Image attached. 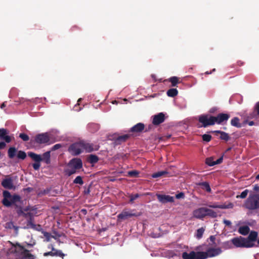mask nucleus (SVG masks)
Instances as JSON below:
<instances>
[{
	"instance_id": "nucleus-1",
	"label": "nucleus",
	"mask_w": 259,
	"mask_h": 259,
	"mask_svg": "<svg viewBox=\"0 0 259 259\" xmlns=\"http://www.w3.org/2000/svg\"><path fill=\"white\" fill-rule=\"evenodd\" d=\"M4 199L2 200L3 205L10 207L14 205L17 209L16 211L19 215H22L28 221L33 215L31 212H24L22 210V201L21 197L17 194L12 195L8 191L3 192Z\"/></svg>"
},
{
	"instance_id": "nucleus-2",
	"label": "nucleus",
	"mask_w": 259,
	"mask_h": 259,
	"mask_svg": "<svg viewBox=\"0 0 259 259\" xmlns=\"http://www.w3.org/2000/svg\"><path fill=\"white\" fill-rule=\"evenodd\" d=\"M215 240V236L211 235L207 239V244H203L196 247V250H206L201 251L202 259L215 257L222 253V250L221 247L217 246Z\"/></svg>"
},
{
	"instance_id": "nucleus-3",
	"label": "nucleus",
	"mask_w": 259,
	"mask_h": 259,
	"mask_svg": "<svg viewBox=\"0 0 259 259\" xmlns=\"http://www.w3.org/2000/svg\"><path fill=\"white\" fill-rule=\"evenodd\" d=\"M258 233L251 231L246 238L242 236L234 237L231 240L232 243L237 248H251L257 247L255 242L256 241Z\"/></svg>"
},
{
	"instance_id": "nucleus-4",
	"label": "nucleus",
	"mask_w": 259,
	"mask_h": 259,
	"mask_svg": "<svg viewBox=\"0 0 259 259\" xmlns=\"http://www.w3.org/2000/svg\"><path fill=\"white\" fill-rule=\"evenodd\" d=\"M28 156L34 161V163L32 164V167L35 170H38L39 169L41 161L44 162L47 164H49L51 163L50 151L44 153L42 155L32 152H28Z\"/></svg>"
},
{
	"instance_id": "nucleus-5",
	"label": "nucleus",
	"mask_w": 259,
	"mask_h": 259,
	"mask_svg": "<svg viewBox=\"0 0 259 259\" xmlns=\"http://www.w3.org/2000/svg\"><path fill=\"white\" fill-rule=\"evenodd\" d=\"M12 244V246L9 249V252L15 254L17 259H35L34 256L29 253V250L24 248L20 243Z\"/></svg>"
},
{
	"instance_id": "nucleus-6",
	"label": "nucleus",
	"mask_w": 259,
	"mask_h": 259,
	"mask_svg": "<svg viewBox=\"0 0 259 259\" xmlns=\"http://www.w3.org/2000/svg\"><path fill=\"white\" fill-rule=\"evenodd\" d=\"M245 206L249 210L259 208V194L250 195L245 203Z\"/></svg>"
},
{
	"instance_id": "nucleus-7",
	"label": "nucleus",
	"mask_w": 259,
	"mask_h": 259,
	"mask_svg": "<svg viewBox=\"0 0 259 259\" xmlns=\"http://www.w3.org/2000/svg\"><path fill=\"white\" fill-rule=\"evenodd\" d=\"M17 152V157L19 159L24 160L26 158L27 155L25 152L22 150L18 151L17 149L14 147H10L9 149H8V157L10 159L14 158L15 156L16 155Z\"/></svg>"
},
{
	"instance_id": "nucleus-8",
	"label": "nucleus",
	"mask_w": 259,
	"mask_h": 259,
	"mask_svg": "<svg viewBox=\"0 0 259 259\" xmlns=\"http://www.w3.org/2000/svg\"><path fill=\"white\" fill-rule=\"evenodd\" d=\"M50 140L47 133L39 134L35 136L34 140H31V143L35 142L38 144H49Z\"/></svg>"
},
{
	"instance_id": "nucleus-9",
	"label": "nucleus",
	"mask_w": 259,
	"mask_h": 259,
	"mask_svg": "<svg viewBox=\"0 0 259 259\" xmlns=\"http://www.w3.org/2000/svg\"><path fill=\"white\" fill-rule=\"evenodd\" d=\"M68 151L74 156L80 154L82 152L81 141L72 144L68 148Z\"/></svg>"
},
{
	"instance_id": "nucleus-10",
	"label": "nucleus",
	"mask_w": 259,
	"mask_h": 259,
	"mask_svg": "<svg viewBox=\"0 0 259 259\" xmlns=\"http://www.w3.org/2000/svg\"><path fill=\"white\" fill-rule=\"evenodd\" d=\"M201 251H191L189 253L183 252L182 254L183 259H202Z\"/></svg>"
},
{
	"instance_id": "nucleus-11",
	"label": "nucleus",
	"mask_w": 259,
	"mask_h": 259,
	"mask_svg": "<svg viewBox=\"0 0 259 259\" xmlns=\"http://www.w3.org/2000/svg\"><path fill=\"white\" fill-rule=\"evenodd\" d=\"M210 117H211V115L209 114H202L199 116L198 121L202 123V125L199 127H206L212 125Z\"/></svg>"
},
{
	"instance_id": "nucleus-12",
	"label": "nucleus",
	"mask_w": 259,
	"mask_h": 259,
	"mask_svg": "<svg viewBox=\"0 0 259 259\" xmlns=\"http://www.w3.org/2000/svg\"><path fill=\"white\" fill-rule=\"evenodd\" d=\"M44 255L45 256H59L63 258L66 255L63 253L61 250L57 249L52 245V250L51 251L45 252L44 253Z\"/></svg>"
},
{
	"instance_id": "nucleus-13",
	"label": "nucleus",
	"mask_w": 259,
	"mask_h": 259,
	"mask_svg": "<svg viewBox=\"0 0 259 259\" xmlns=\"http://www.w3.org/2000/svg\"><path fill=\"white\" fill-rule=\"evenodd\" d=\"M24 229H28L31 228L33 230L40 231L42 228L40 225H35L34 224V217L33 216L30 218L28 221H27L26 226L22 227Z\"/></svg>"
},
{
	"instance_id": "nucleus-14",
	"label": "nucleus",
	"mask_w": 259,
	"mask_h": 259,
	"mask_svg": "<svg viewBox=\"0 0 259 259\" xmlns=\"http://www.w3.org/2000/svg\"><path fill=\"white\" fill-rule=\"evenodd\" d=\"M165 115L163 113L160 112L153 116L152 123L157 125L163 122L165 120Z\"/></svg>"
},
{
	"instance_id": "nucleus-15",
	"label": "nucleus",
	"mask_w": 259,
	"mask_h": 259,
	"mask_svg": "<svg viewBox=\"0 0 259 259\" xmlns=\"http://www.w3.org/2000/svg\"><path fill=\"white\" fill-rule=\"evenodd\" d=\"M158 201L162 203H166L167 202H173L174 198L169 195L164 194H156Z\"/></svg>"
},
{
	"instance_id": "nucleus-16",
	"label": "nucleus",
	"mask_w": 259,
	"mask_h": 259,
	"mask_svg": "<svg viewBox=\"0 0 259 259\" xmlns=\"http://www.w3.org/2000/svg\"><path fill=\"white\" fill-rule=\"evenodd\" d=\"M8 133L9 132L7 129L0 128V140H4L7 143H10L12 138L11 136L8 135Z\"/></svg>"
},
{
	"instance_id": "nucleus-17",
	"label": "nucleus",
	"mask_w": 259,
	"mask_h": 259,
	"mask_svg": "<svg viewBox=\"0 0 259 259\" xmlns=\"http://www.w3.org/2000/svg\"><path fill=\"white\" fill-rule=\"evenodd\" d=\"M81 144L82 146V151L83 150H85L87 152H91L93 151H97L99 148V146L96 145L95 147H94V145L93 144L84 141H81Z\"/></svg>"
},
{
	"instance_id": "nucleus-18",
	"label": "nucleus",
	"mask_w": 259,
	"mask_h": 259,
	"mask_svg": "<svg viewBox=\"0 0 259 259\" xmlns=\"http://www.w3.org/2000/svg\"><path fill=\"white\" fill-rule=\"evenodd\" d=\"M69 165L74 169H79L82 167V162L79 158H73L70 161Z\"/></svg>"
},
{
	"instance_id": "nucleus-19",
	"label": "nucleus",
	"mask_w": 259,
	"mask_h": 259,
	"mask_svg": "<svg viewBox=\"0 0 259 259\" xmlns=\"http://www.w3.org/2000/svg\"><path fill=\"white\" fill-rule=\"evenodd\" d=\"M206 207H200L194 211V216L198 219H202L206 217Z\"/></svg>"
},
{
	"instance_id": "nucleus-20",
	"label": "nucleus",
	"mask_w": 259,
	"mask_h": 259,
	"mask_svg": "<svg viewBox=\"0 0 259 259\" xmlns=\"http://www.w3.org/2000/svg\"><path fill=\"white\" fill-rule=\"evenodd\" d=\"M131 137L130 134H125L121 136H119L115 138L114 143L116 145H120L122 143L126 142Z\"/></svg>"
},
{
	"instance_id": "nucleus-21",
	"label": "nucleus",
	"mask_w": 259,
	"mask_h": 259,
	"mask_svg": "<svg viewBox=\"0 0 259 259\" xmlns=\"http://www.w3.org/2000/svg\"><path fill=\"white\" fill-rule=\"evenodd\" d=\"M144 124L139 122L131 127L130 132L133 133H141L144 130Z\"/></svg>"
},
{
	"instance_id": "nucleus-22",
	"label": "nucleus",
	"mask_w": 259,
	"mask_h": 259,
	"mask_svg": "<svg viewBox=\"0 0 259 259\" xmlns=\"http://www.w3.org/2000/svg\"><path fill=\"white\" fill-rule=\"evenodd\" d=\"M133 216H138V215H137L136 213H132L128 211L123 210L117 215V218L120 220H125Z\"/></svg>"
},
{
	"instance_id": "nucleus-23",
	"label": "nucleus",
	"mask_w": 259,
	"mask_h": 259,
	"mask_svg": "<svg viewBox=\"0 0 259 259\" xmlns=\"http://www.w3.org/2000/svg\"><path fill=\"white\" fill-rule=\"evenodd\" d=\"M249 117L251 119L259 120V101L255 104L253 111L250 114Z\"/></svg>"
},
{
	"instance_id": "nucleus-24",
	"label": "nucleus",
	"mask_w": 259,
	"mask_h": 259,
	"mask_svg": "<svg viewBox=\"0 0 259 259\" xmlns=\"http://www.w3.org/2000/svg\"><path fill=\"white\" fill-rule=\"evenodd\" d=\"M2 185L6 189H12L13 188V180L11 178L5 179L2 182Z\"/></svg>"
},
{
	"instance_id": "nucleus-25",
	"label": "nucleus",
	"mask_w": 259,
	"mask_h": 259,
	"mask_svg": "<svg viewBox=\"0 0 259 259\" xmlns=\"http://www.w3.org/2000/svg\"><path fill=\"white\" fill-rule=\"evenodd\" d=\"M208 206L210 208H221V209H227V208H232L234 205L232 203H229L227 205L226 204H217L214 203L213 204L208 205Z\"/></svg>"
},
{
	"instance_id": "nucleus-26",
	"label": "nucleus",
	"mask_w": 259,
	"mask_h": 259,
	"mask_svg": "<svg viewBox=\"0 0 259 259\" xmlns=\"http://www.w3.org/2000/svg\"><path fill=\"white\" fill-rule=\"evenodd\" d=\"M218 115L220 124H223L224 123H226L230 117V115L227 113H221L218 114Z\"/></svg>"
},
{
	"instance_id": "nucleus-27",
	"label": "nucleus",
	"mask_w": 259,
	"mask_h": 259,
	"mask_svg": "<svg viewBox=\"0 0 259 259\" xmlns=\"http://www.w3.org/2000/svg\"><path fill=\"white\" fill-rule=\"evenodd\" d=\"M214 133L220 134L221 135L220 139L221 140H224L225 141H228L230 139V137L229 134L226 132L221 131H214Z\"/></svg>"
},
{
	"instance_id": "nucleus-28",
	"label": "nucleus",
	"mask_w": 259,
	"mask_h": 259,
	"mask_svg": "<svg viewBox=\"0 0 259 259\" xmlns=\"http://www.w3.org/2000/svg\"><path fill=\"white\" fill-rule=\"evenodd\" d=\"M250 231V228L248 226H243L239 227L238 232L243 235H247Z\"/></svg>"
},
{
	"instance_id": "nucleus-29",
	"label": "nucleus",
	"mask_w": 259,
	"mask_h": 259,
	"mask_svg": "<svg viewBox=\"0 0 259 259\" xmlns=\"http://www.w3.org/2000/svg\"><path fill=\"white\" fill-rule=\"evenodd\" d=\"M197 185L201 186L202 189L205 190L207 192H211V188L209 184L206 182L199 183L197 184Z\"/></svg>"
},
{
	"instance_id": "nucleus-30",
	"label": "nucleus",
	"mask_w": 259,
	"mask_h": 259,
	"mask_svg": "<svg viewBox=\"0 0 259 259\" xmlns=\"http://www.w3.org/2000/svg\"><path fill=\"white\" fill-rule=\"evenodd\" d=\"M240 120L238 117H235L232 119L231 124L235 127L239 128L241 127V124L240 123Z\"/></svg>"
},
{
	"instance_id": "nucleus-31",
	"label": "nucleus",
	"mask_w": 259,
	"mask_h": 259,
	"mask_svg": "<svg viewBox=\"0 0 259 259\" xmlns=\"http://www.w3.org/2000/svg\"><path fill=\"white\" fill-rule=\"evenodd\" d=\"M88 161L91 164H95L99 161V157L96 155L91 154L88 158Z\"/></svg>"
},
{
	"instance_id": "nucleus-32",
	"label": "nucleus",
	"mask_w": 259,
	"mask_h": 259,
	"mask_svg": "<svg viewBox=\"0 0 259 259\" xmlns=\"http://www.w3.org/2000/svg\"><path fill=\"white\" fill-rule=\"evenodd\" d=\"M166 94L168 97H175L178 94V91L176 89H170L167 91Z\"/></svg>"
},
{
	"instance_id": "nucleus-33",
	"label": "nucleus",
	"mask_w": 259,
	"mask_h": 259,
	"mask_svg": "<svg viewBox=\"0 0 259 259\" xmlns=\"http://www.w3.org/2000/svg\"><path fill=\"white\" fill-rule=\"evenodd\" d=\"M206 216H209L212 218H217L218 214L217 212L214 210L207 208H206Z\"/></svg>"
},
{
	"instance_id": "nucleus-34",
	"label": "nucleus",
	"mask_w": 259,
	"mask_h": 259,
	"mask_svg": "<svg viewBox=\"0 0 259 259\" xmlns=\"http://www.w3.org/2000/svg\"><path fill=\"white\" fill-rule=\"evenodd\" d=\"M168 80L171 82L172 87H176L180 82L179 78L176 76L171 77Z\"/></svg>"
},
{
	"instance_id": "nucleus-35",
	"label": "nucleus",
	"mask_w": 259,
	"mask_h": 259,
	"mask_svg": "<svg viewBox=\"0 0 259 259\" xmlns=\"http://www.w3.org/2000/svg\"><path fill=\"white\" fill-rule=\"evenodd\" d=\"M167 174H168V172L166 170L160 171L153 174L152 175V177L153 178H157L160 177Z\"/></svg>"
},
{
	"instance_id": "nucleus-36",
	"label": "nucleus",
	"mask_w": 259,
	"mask_h": 259,
	"mask_svg": "<svg viewBox=\"0 0 259 259\" xmlns=\"http://www.w3.org/2000/svg\"><path fill=\"white\" fill-rule=\"evenodd\" d=\"M73 183L76 184H79L80 185H82L83 184V181L82 180V177L79 176L76 177V178L73 180Z\"/></svg>"
},
{
	"instance_id": "nucleus-37",
	"label": "nucleus",
	"mask_w": 259,
	"mask_h": 259,
	"mask_svg": "<svg viewBox=\"0 0 259 259\" xmlns=\"http://www.w3.org/2000/svg\"><path fill=\"white\" fill-rule=\"evenodd\" d=\"M215 161L213 160L212 157L207 158L205 159V163L209 166H212L214 165Z\"/></svg>"
},
{
	"instance_id": "nucleus-38",
	"label": "nucleus",
	"mask_w": 259,
	"mask_h": 259,
	"mask_svg": "<svg viewBox=\"0 0 259 259\" xmlns=\"http://www.w3.org/2000/svg\"><path fill=\"white\" fill-rule=\"evenodd\" d=\"M204 232V229L203 228L198 229L197 230V233H196L197 238L198 239H200L202 237Z\"/></svg>"
},
{
	"instance_id": "nucleus-39",
	"label": "nucleus",
	"mask_w": 259,
	"mask_h": 259,
	"mask_svg": "<svg viewBox=\"0 0 259 259\" xmlns=\"http://www.w3.org/2000/svg\"><path fill=\"white\" fill-rule=\"evenodd\" d=\"M211 121L212 122V125L215 124H219V115L218 114L217 116H214L211 115Z\"/></svg>"
},
{
	"instance_id": "nucleus-40",
	"label": "nucleus",
	"mask_w": 259,
	"mask_h": 259,
	"mask_svg": "<svg viewBox=\"0 0 259 259\" xmlns=\"http://www.w3.org/2000/svg\"><path fill=\"white\" fill-rule=\"evenodd\" d=\"M248 190L247 189H246L244 191H243L240 195H237L236 196V198H242V199H244V198H245L248 194Z\"/></svg>"
},
{
	"instance_id": "nucleus-41",
	"label": "nucleus",
	"mask_w": 259,
	"mask_h": 259,
	"mask_svg": "<svg viewBox=\"0 0 259 259\" xmlns=\"http://www.w3.org/2000/svg\"><path fill=\"white\" fill-rule=\"evenodd\" d=\"M23 141L26 142L29 140V136L25 133H20L19 136Z\"/></svg>"
},
{
	"instance_id": "nucleus-42",
	"label": "nucleus",
	"mask_w": 259,
	"mask_h": 259,
	"mask_svg": "<svg viewBox=\"0 0 259 259\" xmlns=\"http://www.w3.org/2000/svg\"><path fill=\"white\" fill-rule=\"evenodd\" d=\"M129 197L130 198V202L131 203H133L134 200L140 197V195L139 194H136L135 195H130Z\"/></svg>"
},
{
	"instance_id": "nucleus-43",
	"label": "nucleus",
	"mask_w": 259,
	"mask_h": 259,
	"mask_svg": "<svg viewBox=\"0 0 259 259\" xmlns=\"http://www.w3.org/2000/svg\"><path fill=\"white\" fill-rule=\"evenodd\" d=\"M211 136L208 134H204L202 135V140L207 142H209L211 140Z\"/></svg>"
},
{
	"instance_id": "nucleus-44",
	"label": "nucleus",
	"mask_w": 259,
	"mask_h": 259,
	"mask_svg": "<svg viewBox=\"0 0 259 259\" xmlns=\"http://www.w3.org/2000/svg\"><path fill=\"white\" fill-rule=\"evenodd\" d=\"M139 172L137 170H131L128 172V175L131 177H137Z\"/></svg>"
},
{
	"instance_id": "nucleus-45",
	"label": "nucleus",
	"mask_w": 259,
	"mask_h": 259,
	"mask_svg": "<svg viewBox=\"0 0 259 259\" xmlns=\"http://www.w3.org/2000/svg\"><path fill=\"white\" fill-rule=\"evenodd\" d=\"M13 228H14V225L13 222H7L6 224V228L11 229H13Z\"/></svg>"
},
{
	"instance_id": "nucleus-46",
	"label": "nucleus",
	"mask_w": 259,
	"mask_h": 259,
	"mask_svg": "<svg viewBox=\"0 0 259 259\" xmlns=\"http://www.w3.org/2000/svg\"><path fill=\"white\" fill-rule=\"evenodd\" d=\"M62 147V145L60 144H57L55 145H54L52 148H51V150L52 151H55L56 150H58L59 149V148H60L61 147Z\"/></svg>"
},
{
	"instance_id": "nucleus-47",
	"label": "nucleus",
	"mask_w": 259,
	"mask_h": 259,
	"mask_svg": "<svg viewBox=\"0 0 259 259\" xmlns=\"http://www.w3.org/2000/svg\"><path fill=\"white\" fill-rule=\"evenodd\" d=\"M91 185L88 186V187H86V186L84 187V194L85 195H88L90 193V188H91Z\"/></svg>"
},
{
	"instance_id": "nucleus-48",
	"label": "nucleus",
	"mask_w": 259,
	"mask_h": 259,
	"mask_svg": "<svg viewBox=\"0 0 259 259\" xmlns=\"http://www.w3.org/2000/svg\"><path fill=\"white\" fill-rule=\"evenodd\" d=\"M184 197H185V194L183 192H180L176 195V198L177 199L184 198Z\"/></svg>"
},
{
	"instance_id": "nucleus-49",
	"label": "nucleus",
	"mask_w": 259,
	"mask_h": 259,
	"mask_svg": "<svg viewBox=\"0 0 259 259\" xmlns=\"http://www.w3.org/2000/svg\"><path fill=\"white\" fill-rule=\"evenodd\" d=\"M51 191V188H47L46 189L40 192V194L42 195H46L48 194Z\"/></svg>"
},
{
	"instance_id": "nucleus-50",
	"label": "nucleus",
	"mask_w": 259,
	"mask_h": 259,
	"mask_svg": "<svg viewBox=\"0 0 259 259\" xmlns=\"http://www.w3.org/2000/svg\"><path fill=\"white\" fill-rule=\"evenodd\" d=\"M223 223L226 226L231 227L232 223L230 221L227 220H224Z\"/></svg>"
},
{
	"instance_id": "nucleus-51",
	"label": "nucleus",
	"mask_w": 259,
	"mask_h": 259,
	"mask_svg": "<svg viewBox=\"0 0 259 259\" xmlns=\"http://www.w3.org/2000/svg\"><path fill=\"white\" fill-rule=\"evenodd\" d=\"M223 157L221 156L219 159H218L216 161H215L214 165L221 163L223 161Z\"/></svg>"
},
{
	"instance_id": "nucleus-52",
	"label": "nucleus",
	"mask_w": 259,
	"mask_h": 259,
	"mask_svg": "<svg viewBox=\"0 0 259 259\" xmlns=\"http://www.w3.org/2000/svg\"><path fill=\"white\" fill-rule=\"evenodd\" d=\"M76 169L73 168V169L69 170L68 171V176H70L72 175V174L75 173L76 172Z\"/></svg>"
},
{
	"instance_id": "nucleus-53",
	"label": "nucleus",
	"mask_w": 259,
	"mask_h": 259,
	"mask_svg": "<svg viewBox=\"0 0 259 259\" xmlns=\"http://www.w3.org/2000/svg\"><path fill=\"white\" fill-rule=\"evenodd\" d=\"M218 110L217 107H213L210 109L209 112L210 113H214Z\"/></svg>"
},
{
	"instance_id": "nucleus-54",
	"label": "nucleus",
	"mask_w": 259,
	"mask_h": 259,
	"mask_svg": "<svg viewBox=\"0 0 259 259\" xmlns=\"http://www.w3.org/2000/svg\"><path fill=\"white\" fill-rule=\"evenodd\" d=\"M6 146V144L4 142H0V149H4Z\"/></svg>"
},
{
	"instance_id": "nucleus-55",
	"label": "nucleus",
	"mask_w": 259,
	"mask_h": 259,
	"mask_svg": "<svg viewBox=\"0 0 259 259\" xmlns=\"http://www.w3.org/2000/svg\"><path fill=\"white\" fill-rule=\"evenodd\" d=\"M44 235L47 238V241H49L50 240L49 237H50V234L46 232L44 233Z\"/></svg>"
},
{
	"instance_id": "nucleus-56",
	"label": "nucleus",
	"mask_w": 259,
	"mask_h": 259,
	"mask_svg": "<svg viewBox=\"0 0 259 259\" xmlns=\"http://www.w3.org/2000/svg\"><path fill=\"white\" fill-rule=\"evenodd\" d=\"M253 190L256 192L259 191V186L255 185L253 186Z\"/></svg>"
},
{
	"instance_id": "nucleus-57",
	"label": "nucleus",
	"mask_w": 259,
	"mask_h": 259,
	"mask_svg": "<svg viewBox=\"0 0 259 259\" xmlns=\"http://www.w3.org/2000/svg\"><path fill=\"white\" fill-rule=\"evenodd\" d=\"M6 103L7 102H4L1 105V108L2 109H4L5 107L6 106Z\"/></svg>"
},
{
	"instance_id": "nucleus-58",
	"label": "nucleus",
	"mask_w": 259,
	"mask_h": 259,
	"mask_svg": "<svg viewBox=\"0 0 259 259\" xmlns=\"http://www.w3.org/2000/svg\"><path fill=\"white\" fill-rule=\"evenodd\" d=\"M24 191H27L28 192H30L32 190V188L30 187H28L27 188L23 189Z\"/></svg>"
},
{
	"instance_id": "nucleus-59",
	"label": "nucleus",
	"mask_w": 259,
	"mask_h": 259,
	"mask_svg": "<svg viewBox=\"0 0 259 259\" xmlns=\"http://www.w3.org/2000/svg\"><path fill=\"white\" fill-rule=\"evenodd\" d=\"M19 228V227L16 226L15 225H14V228H13V229H14L15 230V233L16 234H18Z\"/></svg>"
},
{
	"instance_id": "nucleus-60",
	"label": "nucleus",
	"mask_w": 259,
	"mask_h": 259,
	"mask_svg": "<svg viewBox=\"0 0 259 259\" xmlns=\"http://www.w3.org/2000/svg\"><path fill=\"white\" fill-rule=\"evenodd\" d=\"M81 212H82L84 214H86L87 213V210L85 209H82L81 210Z\"/></svg>"
},
{
	"instance_id": "nucleus-61",
	"label": "nucleus",
	"mask_w": 259,
	"mask_h": 259,
	"mask_svg": "<svg viewBox=\"0 0 259 259\" xmlns=\"http://www.w3.org/2000/svg\"><path fill=\"white\" fill-rule=\"evenodd\" d=\"M248 124L250 126H252L254 124V122L253 121H250L248 122Z\"/></svg>"
},
{
	"instance_id": "nucleus-62",
	"label": "nucleus",
	"mask_w": 259,
	"mask_h": 259,
	"mask_svg": "<svg viewBox=\"0 0 259 259\" xmlns=\"http://www.w3.org/2000/svg\"><path fill=\"white\" fill-rule=\"evenodd\" d=\"M231 150V147H229L228 148H227V150H226V152H229V151H230Z\"/></svg>"
},
{
	"instance_id": "nucleus-63",
	"label": "nucleus",
	"mask_w": 259,
	"mask_h": 259,
	"mask_svg": "<svg viewBox=\"0 0 259 259\" xmlns=\"http://www.w3.org/2000/svg\"><path fill=\"white\" fill-rule=\"evenodd\" d=\"M206 74H211V72H208V71H206L205 72V73Z\"/></svg>"
},
{
	"instance_id": "nucleus-64",
	"label": "nucleus",
	"mask_w": 259,
	"mask_h": 259,
	"mask_svg": "<svg viewBox=\"0 0 259 259\" xmlns=\"http://www.w3.org/2000/svg\"><path fill=\"white\" fill-rule=\"evenodd\" d=\"M255 178L256 180H259V174L256 176Z\"/></svg>"
}]
</instances>
